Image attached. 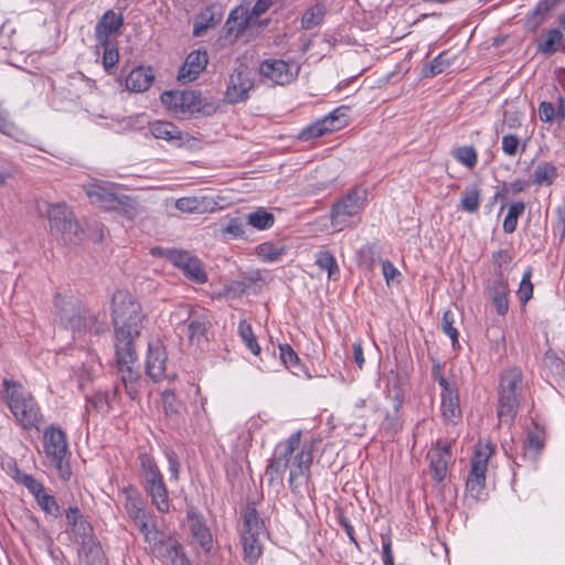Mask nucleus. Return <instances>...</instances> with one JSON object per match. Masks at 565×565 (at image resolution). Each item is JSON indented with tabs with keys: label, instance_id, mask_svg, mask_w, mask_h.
Segmentation results:
<instances>
[{
	"label": "nucleus",
	"instance_id": "6ab92c4d",
	"mask_svg": "<svg viewBox=\"0 0 565 565\" xmlns=\"http://www.w3.org/2000/svg\"><path fill=\"white\" fill-rule=\"evenodd\" d=\"M253 15L243 6L231 10L223 26L224 39L230 43L235 42L250 25Z\"/></svg>",
	"mask_w": 565,
	"mask_h": 565
},
{
	"label": "nucleus",
	"instance_id": "6e6552de",
	"mask_svg": "<svg viewBox=\"0 0 565 565\" xmlns=\"http://www.w3.org/2000/svg\"><path fill=\"white\" fill-rule=\"evenodd\" d=\"M47 218L51 232L58 236L65 244H74L79 238L82 228L75 221L74 213L65 203L50 205Z\"/></svg>",
	"mask_w": 565,
	"mask_h": 565
},
{
	"label": "nucleus",
	"instance_id": "7ed1b4c3",
	"mask_svg": "<svg viewBox=\"0 0 565 565\" xmlns=\"http://www.w3.org/2000/svg\"><path fill=\"white\" fill-rule=\"evenodd\" d=\"M140 471L142 487L150 497L151 503L160 513H168L170 511L168 489L152 457L146 454L140 456Z\"/></svg>",
	"mask_w": 565,
	"mask_h": 565
},
{
	"label": "nucleus",
	"instance_id": "c03bdc74",
	"mask_svg": "<svg viewBox=\"0 0 565 565\" xmlns=\"http://www.w3.org/2000/svg\"><path fill=\"white\" fill-rule=\"evenodd\" d=\"M316 264L321 270H326L328 273V277L330 279H337L335 276L339 274V266L331 252L319 250L316 254Z\"/></svg>",
	"mask_w": 565,
	"mask_h": 565
},
{
	"label": "nucleus",
	"instance_id": "412c9836",
	"mask_svg": "<svg viewBox=\"0 0 565 565\" xmlns=\"http://www.w3.org/2000/svg\"><path fill=\"white\" fill-rule=\"evenodd\" d=\"M186 516L190 522L192 543L209 553L213 545V539L203 515L196 509L190 508L186 511Z\"/></svg>",
	"mask_w": 565,
	"mask_h": 565
},
{
	"label": "nucleus",
	"instance_id": "9d476101",
	"mask_svg": "<svg viewBox=\"0 0 565 565\" xmlns=\"http://www.w3.org/2000/svg\"><path fill=\"white\" fill-rule=\"evenodd\" d=\"M492 454L493 448L489 443L479 444L476 447L471 460V469L466 482L467 491L473 499L480 500L484 495L486 472Z\"/></svg>",
	"mask_w": 565,
	"mask_h": 565
},
{
	"label": "nucleus",
	"instance_id": "09e8293b",
	"mask_svg": "<svg viewBox=\"0 0 565 565\" xmlns=\"http://www.w3.org/2000/svg\"><path fill=\"white\" fill-rule=\"evenodd\" d=\"M164 554L159 557L162 562L169 563L170 565H191L188 559L182 545L177 542L169 550H164Z\"/></svg>",
	"mask_w": 565,
	"mask_h": 565
},
{
	"label": "nucleus",
	"instance_id": "1a4fd4ad",
	"mask_svg": "<svg viewBox=\"0 0 565 565\" xmlns=\"http://www.w3.org/2000/svg\"><path fill=\"white\" fill-rule=\"evenodd\" d=\"M301 431L294 433L286 441L279 443L266 467L265 476L270 484H282L284 473L289 467L294 451L299 447Z\"/></svg>",
	"mask_w": 565,
	"mask_h": 565
},
{
	"label": "nucleus",
	"instance_id": "a878e982",
	"mask_svg": "<svg viewBox=\"0 0 565 565\" xmlns=\"http://www.w3.org/2000/svg\"><path fill=\"white\" fill-rule=\"evenodd\" d=\"M385 393L387 397L393 399V407L395 412L393 416H386L387 426L392 430L396 431L399 428L397 414L403 404V392L399 386V376L394 371H390L388 374L386 375Z\"/></svg>",
	"mask_w": 565,
	"mask_h": 565
},
{
	"label": "nucleus",
	"instance_id": "49530a36",
	"mask_svg": "<svg viewBox=\"0 0 565 565\" xmlns=\"http://www.w3.org/2000/svg\"><path fill=\"white\" fill-rule=\"evenodd\" d=\"M247 224L257 230H267L274 225L275 217L271 213L264 209H258L255 212L247 214Z\"/></svg>",
	"mask_w": 565,
	"mask_h": 565
},
{
	"label": "nucleus",
	"instance_id": "8fccbe9b",
	"mask_svg": "<svg viewBox=\"0 0 565 565\" xmlns=\"http://www.w3.org/2000/svg\"><path fill=\"white\" fill-rule=\"evenodd\" d=\"M238 334L242 338L245 345L248 348V350L253 354L258 355L260 352V347L256 340V337L254 335L252 326L246 320L239 321Z\"/></svg>",
	"mask_w": 565,
	"mask_h": 565
},
{
	"label": "nucleus",
	"instance_id": "cd10ccee",
	"mask_svg": "<svg viewBox=\"0 0 565 565\" xmlns=\"http://www.w3.org/2000/svg\"><path fill=\"white\" fill-rule=\"evenodd\" d=\"M122 25V17L113 10L106 11L95 28V36L98 45H108L110 35L118 33Z\"/></svg>",
	"mask_w": 565,
	"mask_h": 565
},
{
	"label": "nucleus",
	"instance_id": "58836bf2",
	"mask_svg": "<svg viewBox=\"0 0 565 565\" xmlns=\"http://www.w3.org/2000/svg\"><path fill=\"white\" fill-rule=\"evenodd\" d=\"M481 191L478 184H469L461 193L460 209L468 213H476L480 207Z\"/></svg>",
	"mask_w": 565,
	"mask_h": 565
},
{
	"label": "nucleus",
	"instance_id": "864d4df0",
	"mask_svg": "<svg viewBox=\"0 0 565 565\" xmlns=\"http://www.w3.org/2000/svg\"><path fill=\"white\" fill-rule=\"evenodd\" d=\"M175 209L185 213H202L203 200L196 196L181 198L175 201Z\"/></svg>",
	"mask_w": 565,
	"mask_h": 565
},
{
	"label": "nucleus",
	"instance_id": "052dcab7",
	"mask_svg": "<svg viewBox=\"0 0 565 565\" xmlns=\"http://www.w3.org/2000/svg\"><path fill=\"white\" fill-rule=\"evenodd\" d=\"M445 56L446 53H440L431 62H429L423 70L424 75L428 77L440 74L445 70V67L449 65Z\"/></svg>",
	"mask_w": 565,
	"mask_h": 565
},
{
	"label": "nucleus",
	"instance_id": "423d86ee",
	"mask_svg": "<svg viewBox=\"0 0 565 565\" xmlns=\"http://www.w3.org/2000/svg\"><path fill=\"white\" fill-rule=\"evenodd\" d=\"M43 447L50 463L57 469L62 479L71 477V468L65 457L68 451L66 434L60 428L50 426L43 434Z\"/></svg>",
	"mask_w": 565,
	"mask_h": 565
},
{
	"label": "nucleus",
	"instance_id": "c85d7f7f",
	"mask_svg": "<svg viewBox=\"0 0 565 565\" xmlns=\"http://www.w3.org/2000/svg\"><path fill=\"white\" fill-rule=\"evenodd\" d=\"M488 295L500 316H504L509 310V285L501 276L491 281L488 286Z\"/></svg>",
	"mask_w": 565,
	"mask_h": 565
},
{
	"label": "nucleus",
	"instance_id": "f3484780",
	"mask_svg": "<svg viewBox=\"0 0 565 565\" xmlns=\"http://www.w3.org/2000/svg\"><path fill=\"white\" fill-rule=\"evenodd\" d=\"M84 189L93 204H99L103 209L110 211L121 194L116 184L105 181L86 184Z\"/></svg>",
	"mask_w": 565,
	"mask_h": 565
},
{
	"label": "nucleus",
	"instance_id": "72a5a7b5",
	"mask_svg": "<svg viewBox=\"0 0 565 565\" xmlns=\"http://www.w3.org/2000/svg\"><path fill=\"white\" fill-rule=\"evenodd\" d=\"M150 131L157 139L169 141L175 146H181L183 138L181 130L169 121H156L150 125Z\"/></svg>",
	"mask_w": 565,
	"mask_h": 565
},
{
	"label": "nucleus",
	"instance_id": "4d7b16f0",
	"mask_svg": "<svg viewBox=\"0 0 565 565\" xmlns=\"http://www.w3.org/2000/svg\"><path fill=\"white\" fill-rule=\"evenodd\" d=\"M99 46L104 49L103 66L108 74H111L119 61V52L116 47L111 46L110 43Z\"/></svg>",
	"mask_w": 565,
	"mask_h": 565
},
{
	"label": "nucleus",
	"instance_id": "4be33fe9",
	"mask_svg": "<svg viewBox=\"0 0 565 565\" xmlns=\"http://www.w3.org/2000/svg\"><path fill=\"white\" fill-rule=\"evenodd\" d=\"M167 353L160 341L149 342L146 356V374L154 382L164 376Z\"/></svg>",
	"mask_w": 565,
	"mask_h": 565
},
{
	"label": "nucleus",
	"instance_id": "0e129e2a",
	"mask_svg": "<svg viewBox=\"0 0 565 565\" xmlns=\"http://www.w3.org/2000/svg\"><path fill=\"white\" fill-rule=\"evenodd\" d=\"M280 359L287 369H292L299 364V358L289 344H280Z\"/></svg>",
	"mask_w": 565,
	"mask_h": 565
},
{
	"label": "nucleus",
	"instance_id": "a211bd4d",
	"mask_svg": "<svg viewBox=\"0 0 565 565\" xmlns=\"http://www.w3.org/2000/svg\"><path fill=\"white\" fill-rule=\"evenodd\" d=\"M161 102L170 108L182 113H199L202 110L201 93L196 90L164 92Z\"/></svg>",
	"mask_w": 565,
	"mask_h": 565
},
{
	"label": "nucleus",
	"instance_id": "39448f33",
	"mask_svg": "<svg viewBox=\"0 0 565 565\" xmlns=\"http://www.w3.org/2000/svg\"><path fill=\"white\" fill-rule=\"evenodd\" d=\"M242 543L245 558L253 564L262 554V542L267 537L264 521L253 507H247L243 514Z\"/></svg>",
	"mask_w": 565,
	"mask_h": 565
},
{
	"label": "nucleus",
	"instance_id": "393cba45",
	"mask_svg": "<svg viewBox=\"0 0 565 565\" xmlns=\"http://www.w3.org/2000/svg\"><path fill=\"white\" fill-rule=\"evenodd\" d=\"M209 62L206 51H192L186 57L178 73V81L189 83L198 78L205 70Z\"/></svg>",
	"mask_w": 565,
	"mask_h": 565
},
{
	"label": "nucleus",
	"instance_id": "13d9d810",
	"mask_svg": "<svg viewBox=\"0 0 565 565\" xmlns=\"http://www.w3.org/2000/svg\"><path fill=\"white\" fill-rule=\"evenodd\" d=\"M38 504L47 513L54 516L60 514V505L56 499L44 490L38 498Z\"/></svg>",
	"mask_w": 565,
	"mask_h": 565
},
{
	"label": "nucleus",
	"instance_id": "f704fd0d",
	"mask_svg": "<svg viewBox=\"0 0 565 565\" xmlns=\"http://www.w3.org/2000/svg\"><path fill=\"white\" fill-rule=\"evenodd\" d=\"M441 414L445 424L457 425L462 417L459 394L441 397Z\"/></svg>",
	"mask_w": 565,
	"mask_h": 565
},
{
	"label": "nucleus",
	"instance_id": "bf43d9fd",
	"mask_svg": "<svg viewBox=\"0 0 565 565\" xmlns=\"http://www.w3.org/2000/svg\"><path fill=\"white\" fill-rule=\"evenodd\" d=\"M221 232L233 238H243L245 237V223L239 218H231Z\"/></svg>",
	"mask_w": 565,
	"mask_h": 565
},
{
	"label": "nucleus",
	"instance_id": "a19ab883",
	"mask_svg": "<svg viewBox=\"0 0 565 565\" xmlns=\"http://www.w3.org/2000/svg\"><path fill=\"white\" fill-rule=\"evenodd\" d=\"M163 412L168 417H179L184 409V404L177 397L172 390H164L161 393Z\"/></svg>",
	"mask_w": 565,
	"mask_h": 565
},
{
	"label": "nucleus",
	"instance_id": "4c0bfd02",
	"mask_svg": "<svg viewBox=\"0 0 565 565\" xmlns=\"http://www.w3.org/2000/svg\"><path fill=\"white\" fill-rule=\"evenodd\" d=\"M221 21V15L215 14L211 9L201 12L193 23V35L202 36L209 29L215 28Z\"/></svg>",
	"mask_w": 565,
	"mask_h": 565
},
{
	"label": "nucleus",
	"instance_id": "bb28decb",
	"mask_svg": "<svg viewBox=\"0 0 565 565\" xmlns=\"http://www.w3.org/2000/svg\"><path fill=\"white\" fill-rule=\"evenodd\" d=\"M427 459L429 460L433 478L437 482H441L447 476L450 447L446 444L437 443L436 447L427 452Z\"/></svg>",
	"mask_w": 565,
	"mask_h": 565
},
{
	"label": "nucleus",
	"instance_id": "2eb2a0df",
	"mask_svg": "<svg viewBox=\"0 0 565 565\" xmlns=\"http://www.w3.org/2000/svg\"><path fill=\"white\" fill-rule=\"evenodd\" d=\"M55 308L61 324L66 328L74 330L78 329L82 313L85 307L79 299L73 296H56Z\"/></svg>",
	"mask_w": 565,
	"mask_h": 565
},
{
	"label": "nucleus",
	"instance_id": "338daca9",
	"mask_svg": "<svg viewBox=\"0 0 565 565\" xmlns=\"http://www.w3.org/2000/svg\"><path fill=\"white\" fill-rule=\"evenodd\" d=\"M521 140L518 136L509 134L502 137V150L509 157H514L520 147Z\"/></svg>",
	"mask_w": 565,
	"mask_h": 565
},
{
	"label": "nucleus",
	"instance_id": "f257e3e1",
	"mask_svg": "<svg viewBox=\"0 0 565 565\" xmlns=\"http://www.w3.org/2000/svg\"><path fill=\"white\" fill-rule=\"evenodd\" d=\"M146 315L141 305L126 290H117L111 298V322L114 326V347L127 350L136 347L143 328Z\"/></svg>",
	"mask_w": 565,
	"mask_h": 565
},
{
	"label": "nucleus",
	"instance_id": "20e7f679",
	"mask_svg": "<svg viewBox=\"0 0 565 565\" xmlns=\"http://www.w3.org/2000/svg\"><path fill=\"white\" fill-rule=\"evenodd\" d=\"M367 201V191L355 186L339 199L331 206L330 220L335 231H342L353 225V218L364 209Z\"/></svg>",
	"mask_w": 565,
	"mask_h": 565
},
{
	"label": "nucleus",
	"instance_id": "69168bd1",
	"mask_svg": "<svg viewBox=\"0 0 565 565\" xmlns=\"http://www.w3.org/2000/svg\"><path fill=\"white\" fill-rule=\"evenodd\" d=\"M72 533L75 537V541L78 543L81 541L92 537L93 529L86 520H82L81 522L75 523L72 526Z\"/></svg>",
	"mask_w": 565,
	"mask_h": 565
},
{
	"label": "nucleus",
	"instance_id": "a18cd8bd",
	"mask_svg": "<svg viewBox=\"0 0 565 565\" xmlns=\"http://www.w3.org/2000/svg\"><path fill=\"white\" fill-rule=\"evenodd\" d=\"M256 254L263 262L273 263L279 260L286 254V248L266 242L256 247Z\"/></svg>",
	"mask_w": 565,
	"mask_h": 565
},
{
	"label": "nucleus",
	"instance_id": "2f4dec72",
	"mask_svg": "<svg viewBox=\"0 0 565 565\" xmlns=\"http://www.w3.org/2000/svg\"><path fill=\"white\" fill-rule=\"evenodd\" d=\"M81 544L79 556L85 565H108L102 546L94 536L78 542Z\"/></svg>",
	"mask_w": 565,
	"mask_h": 565
},
{
	"label": "nucleus",
	"instance_id": "9b49d317",
	"mask_svg": "<svg viewBox=\"0 0 565 565\" xmlns=\"http://www.w3.org/2000/svg\"><path fill=\"white\" fill-rule=\"evenodd\" d=\"M313 459V444H303L301 449L292 457L289 467L288 483L290 490L302 495V489L310 477V467Z\"/></svg>",
	"mask_w": 565,
	"mask_h": 565
},
{
	"label": "nucleus",
	"instance_id": "ddd939ff",
	"mask_svg": "<svg viewBox=\"0 0 565 565\" xmlns=\"http://www.w3.org/2000/svg\"><path fill=\"white\" fill-rule=\"evenodd\" d=\"M254 88V78L249 68L239 64L231 73L224 99L228 104L244 103L249 98V92Z\"/></svg>",
	"mask_w": 565,
	"mask_h": 565
},
{
	"label": "nucleus",
	"instance_id": "dca6fc26",
	"mask_svg": "<svg viewBox=\"0 0 565 565\" xmlns=\"http://www.w3.org/2000/svg\"><path fill=\"white\" fill-rule=\"evenodd\" d=\"M167 258L175 267L182 269L183 274L193 281L202 284L206 280V273L202 263L190 253L179 249H170L167 252Z\"/></svg>",
	"mask_w": 565,
	"mask_h": 565
},
{
	"label": "nucleus",
	"instance_id": "c9c22d12",
	"mask_svg": "<svg viewBox=\"0 0 565 565\" xmlns=\"http://www.w3.org/2000/svg\"><path fill=\"white\" fill-rule=\"evenodd\" d=\"M499 387L522 395L523 393V375L519 367H509L504 370L500 376Z\"/></svg>",
	"mask_w": 565,
	"mask_h": 565
},
{
	"label": "nucleus",
	"instance_id": "4468645a",
	"mask_svg": "<svg viewBox=\"0 0 565 565\" xmlns=\"http://www.w3.org/2000/svg\"><path fill=\"white\" fill-rule=\"evenodd\" d=\"M349 107L340 106L331 111L322 119L317 120L312 125L305 128L299 134V139L308 141L323 136L324 134L340 130L348 124Z\"/></svg>",
	"mask_w": 565,
	"mask_h": 565
},
{
	"label": "nucleus",
	"instance_id": "e2e57ef3",
	"mask_svg": "<svg viewBox=\"0 0 565 565\" xmlns=\"http://www.w3.org/2000/svg\"><path fill=\"white\" fill-rule=\"evenodd\" d=\"M86 411L88 413L92 411L97 412V413L107 412L108 411L107 397L102 393H97L94 396L87 398Z\"/></svg>",
	"mask_w": 565,
	"mask_h": 565
},
{
	"label": "nucleus",
	"instance_id": "680f3d73",
	"mask_svg": "<svg viewBox=\"0 0 565 565\" xmlns=\"http://www.w3.org/2000/svg\"><path fill=\"white\" fill-rule=\"evenodd\" d=\"M0 132L17 139L22 135L15 124L10 120L8 113L2 109H0Z\"/></svg>",
	"mask_w": 565,
	"mask_h": 565
},
{
	"label": "nucleus",
	"instance_id": "b1692460",
	"mask_svg": "<svg viewBox=\"0 0 565 565\" xmlns=\"http://www.w3.org/2000/svg\"><path fill=\"white\" fill-rule=\"evenodd\" d=\"M522 395L499 387L497 415L501 423L511 425L518 415Z\"/></svg>",
	"mask_w": 565,
	"mask_h": 565
},
{
	"label": "nucleus",
	"instance_id": "0eeeda50",
	"mask_svg": "<svg viewBox=\"0 0 565 565\" xmlns=\"http://www.w3.org/2000/svg\"><path fill=\"white\" fill-rule=\"evenodd\" d=\"M115 355L120 385L131 399H136L142 384L140 372L134 367L138 359L136 347H127V350L115 348Z\"/></svg>",
	"mask_w": 565,
	"mask_h": 565
},
{
	"label": "nucleus",
	"instance_id": "37998d69",
	"mask_svg": "<svg viewBox=\"0 0 565 565\" xmlns=\"http://www.w3.org/2000/svg\"><path fill=\"white\" fill-rule=\"evenodd\" d=\"M111 211H116L128 220H134L139 214V203L131 196L120 194Z\"/></svg>",
	"mask_w": 565,
	"mask_h": 565
},
{
	"label": "nucleus",
	"instance_id": "473e14b6",
	"mask_svg": "<svg viewBox=\"0 0 565 565\" xmlns=\"http://www.w3.org/2000/svg\"><path fill=\"white\" fill-rule=\"evenodd\" d=\"M563 41L564 35L561 30L550 29L536 40V50L539 53L550 56L559 50Z\"/></svg>",
	"mask_w": 565,
	"mask_h": 565
},
{
	"label": "nucleus",
	"instance_id": "aec40b11",
	"mask_svg": "<svg viewBox=\"0 0 565 565\" xmlns=\"http://www.w3.org/2000/svg\"><path fill=\"white\" fill-rule=\"evenodd\" d=\"M122 494L125 495L124 508L136 526L153 516L147 509V502L136 488H124Z\"/></svg>",
	"mask_w": 565,
	"mask_h": 565
},
{
	"label": "nucleus",
	"instance_id": "c756f323",
	"mask_svg": "<svg viewBox=\"0 0 565 565\" xmlns=\"http://www.w3.org/2000/svg\"><path fill=\"white\" fill-rule=\"evenodd\" d=\"M154 81L151 67H135L126 77V88L134 93H142L149 89Z\"/></svg>",
	"mask_w": 565,
	"mask_h": 565
},
{
	"label": "nucleus",
	"instance_id": "f03ea898",
	"mask_svg": "<svg viewBox=\"0 0 565 565\" xmlns=\"http://www.w3.org/2000/svg\"><path fill=\"white\" fill-rule=\"evenodd\" d=\"M8 405L24 429L36 427L41 420L40 409L30 394L23 392L21 385L10 380H3Z\"/></svg>",
	"mask_w": 565,
	"mask_h": 565
},
{
	"label": "nucleus",
	"instance_id": "5701e85b",
	"mask_svg": "<svg viewBox=\"0 0 565 565\" xmlns=\"http://www.w3.org/2000/svg\"><path fill=\"white\" fill-rule=\"evenodd\" d=\"M138 530L142 533L145 541L149 543L152 553L159 558L164 554V550H169L177 541L169 537L162 539L161 533L157 529L153 516L150 520L143 521L137 525Z\"/></svg>",
	"mask_w": 565,
	"mask_h": 565
},
{
	"label": "nucleus",
	"instance_id": "e433bc0d",
	"mask_svg": "<svg viewBox=\"0 0 565 565\" xmlns=\"http://www.w3.org/2000/svg\"><path fill=\"white\" fill-rule=\"evenodd\" d=\"M558 177V170L552 162H539L533 172V183L536 185H551Z\"/></svg>",
	"mask_w": 565,
	"mask_h": 565
},
{
	"label": "nucleus",
	"instance_id": "ea45409f",
	"mask_svg": "<svg viewBox=\"0 0 565 565\" xmlns=\"http://www.w3.org/2000/svg\"><path fill=\"white\" fill-rule=\"evenodd\" d=\"M82 330L89 331L94 334H102L107 330V326L105 322L99 321L95 313L85 308L81 317L78 329H75V331Z\"/></svg>",
	"mask_w": 565,
	"mask_h": 565
},
{
	"label": "nucleus",
	"instance_id": "3c124183",
	"mask_svg": "<svg viewBox=\"0 0 565 565\" xmlns=\"http://www.w3.org/2000/svg\"><path fill=\"white\" fill-rule=\"evenodd\" d=\"M525 204L523 202H515L509 206L508 214L503 221V231L511 234L515 231L518 218L524 213Z\"/></svg>",
	"mask_w": 565,
	"mask_h": 565
},
{
	"label": "nucleus",
	"instance_id": "774afa93",
	"mask_svg": "<svg viewBox=\"0 0 565 565\" xmlns=\"http://www.w3.org/2000/svg\"><path fill=\"white\" fill-rule=\"evenodd\" d=\"M18 173L17 167L3 159H0V186L8 183L9 180L13 179Z\"/></svg>",
	"mask_w": 565,
	"mask_h": 565
},
{
	"label": "nucleus",
	"instance_id": "603ef678",
	"mask_svg": "<svg viewBox=\"0 0 565 565\" xmlns=\"http://www.w3.org/2000/svg\"><path fill=\"white\" fill-rule=\"evenodd\" d=\"M185 327L189 341L199 343L205 337L207 321L201 318H193Z\"/></svg>",
	"mask_w": 565,
	"mask_h": 565
},
{
	"label": "nucleus",
	"instance_id": "6e6d98bb",
	"mask_svg": "<svg viewBox=\"0 0 565 565\" xmlns=\"http://www.w3.org/2000/svg\"><path fill=\"white\" fill-rule=\"evenodd\" d=\"M454 323L455 315L450 310L445 311L440 323L441 329L444 333L450 338L451 343L455 347L458 343L459 333L457 329L454 327Z\"/></svg>",
	"mask_w": 565,
	"mask_h": 565
},
{
	"label": "nucleus",
	"instance_id": "de8ad7c7",
	"mask_svg": "<svg viewBox=\"0 0 565 565\" xmlns=\"http://www.w3.org/2000/svg\"><path fill=\"white\" fill-rule=\"evenodd\" d=\"M452 157L468 169H473L478 161V154L472 146H463L452 149Z\"/></svg>",
	"mask_w": 565,
	"mask_h": 565
},
{
	"label": "nucleus",
	"instance_id": "7c9ffc66",
	"mask_svg": "<svg viewBox=\"0 0 565 565\" xmlns=\"http://www.w3.org/2000/svg\"><path fill=\"white\" fill-rule=\"evenodd\" d=\"M565 0H540L533 11L527 15L526 28L535 33L547 20L550 12Z\"/></svg>",
	"mask_w": 565,
	"mask_h": 565
},
{
	"label": "nucleus",
	"instance_id": "f8f14e48",
	"mask_svg": "<svg viewBox=\"0 0 565 565\" xmlns=\"http://www.w3.org/2000/svg\"><path fill=\"white\" fill-rule=\"evenodd\" d=\"M258 72L262 77L275 85H288L299 75L300 66L294 61L267 58L260 62Z\"/></svg>",
	"mask_w": 565,
	"mask_h": 565
},
{
	"label": "nucleus",
	"instance_id": "79ce46f5",
	"mask_svg": "<svg viewBox=\"0 0 565 565\" xmlns=\"http://www.w3.org/2000/svg\"><path fill=\"white\" fill-rule=\"evenodd\" d=\"M326 6L323 3H316L309 8L301 18V28L305 30H311L319 25L326 15Z\"/></svg>",
	"mask_w": 565,
	"mask_h": 565
},
{
	"label": "nucleus",
	"instance_id": "5fc2aeb1",
	"mask_svg": "<svg viewBox=\"0 0 565 565\" xmlns=\"http://www.w3.org/2000/svg\"><path fill=\"white\" fill-rule=\"evenodd\" d=\"M532 277V269L527 268L525 273L523 274V277L521 279L518 296L520 298V301L524 305L526 303L533 295V285L531 282Z\"/></svg>",
	"mask_w": 565,
	"mask_h": 565
}]
</instances>
